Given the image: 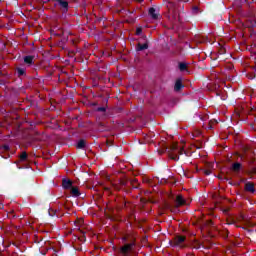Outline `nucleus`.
Instances as JSON below:
<instances>
[{
    "label": "nucleus",
    "mask_w": 256,
    "mask_h": 256,
    "mask_svg": "<svg viewBox=\"0 0 256 256\" xmlns=\"http://www.w3.org/2000/svg\"><path fill=\"white\" fill-rule=\"evenodd\" d=\"M164 151H167L170 159H173V161H179V155L184 153L183 146H179L177 143H172L170 147L165 145Z\"/></svg>",
    "instance_id": "f257e3e1"
},
{
    "label": "nucleus",
    "mask_w": 256,
    "mask_h": 256,
    "mask_svg": "<svg viewBox=\"0 0 256 256\" xmlns=\"http://www.w3.org/2000/svg\"><path fill=\"white\" fill-rule=\"evenodd\" d=\"M133 245L134 244L131 243V244H125L124 246H122L120 248L122 255L129 256V253H131V251H133Z\"/></svg>",
    "instance_id": "f03ea898"
},
{
    "label": "nucleus",
    "mask_w": 256,
    "mask_h": 256,
    "mask_svg": "<svg viewBox=\"0 0 256 256\" xmlns=\"http://www.w3.org/2000/svg\"><path fill=\"white\" fill-rule=\"evenodd\" d=\"M62 187L64 189H71V187H73V182L71 180H69V179H64L62 181Z\"/></svg>",
    "instance_id": "7ed1b4c3"
},
{
    "label": "nucleus",
    "mask_w": 256,
    "mask_h": 256,
    "mask_svg": "<svg viewBox=\"0 0 256 256\" xmlns=\"http://www.w3.org/2000/svg\"><path fill=\"white\" fill-rule=\"evenodd\" d=\"M149 15L152 19H159V12L155 8L149 9Z\"/></svg>",
    "instance_id": "20e7f679"
},
{
    "label": "nucleus",
    "mask_w": 256,
    "mask_h": 256,
    "mask_svg": "<svg viewBox=\"0 0 256 256\" xmlns=\"http://www.w3.org/2000/svg\"><path fill=\"white\" fill-rule=\"evenodd\" d=\"M70 193H71L72 197H79V195H81V193L79 192V188L74 187V186H72L70 188Z\"/></svg>",
    "instance_id": "39448f33"
},
{
    "label": "nucleus",
    "mask_w": 256,
    "mask_h": 256,
    "mask_svg": "<svg viewBox=\"0 0 256 256\" xmlns=\"http://www.w3.org/2000/svg\"><path fill=\"white\" fill-rule=\"evenodd\" d=\"M185 242V236H177L175 238V244L178 246V247H183L181 244Z\"/></svg>",
    "instance_id": "423d86ee"
},
{
    "label": "nucleus",
    "mask_w": 256,
    "mask_h": 256,
    "mask_svg": "<svg viewBox=\"0 0 256 256\" xmlns=\"http://www.w3.org/2000/svg\"><path fill=\"white\" fill-rule=\"evenodd\" d=\"M181 89H183V82L181 81V79H178V80H176L174 90L181 91Z\"/></svg>",
    "instance_id": "0eeeda50"
},
{
    "label": "nucleus",
    "mask_w": 256,
    "mask_h": 256,
    "mask_svg": "<svg viewBox=\"0 0 256 256\" xmlns=\"http://www.w3.org/2000/svg\"><path fill=\"white\" fill-rule=\"evenodd\" d=\"M246 191H249L250 193H253L255 191V186L251 182H247L245 184Z\"/></svg>",
    "instance_id": "6e6552de"
},
{
    "label": "nucleus",
    "mask_w": 256,
    "mask_h": 256,
    "mask_svg": "<svg viewBox=\"0 0 256 256\" xmlns=\"http://www.w3.org/2000/svg\"><path fill=\"white\" fill-rule=\"evenodd\" d=\"M176 204H177L178 207L181 206V205H185V199H183V196L178 195L176 197Z\"/></svg>",
    "instance_id": "1a4fd4ad"
},
{
    "label": "nucleus",
    "mask_w": 256,
    "mask_h": 256,
    "mask_svg": "<svg viewBox=\"0 0 256 256\" xmlns=\"http://www.w3.org/2000/svg\"><path fill=\"white\" fill-rule=\"evenodd\" d=\"M59 5L60 7H62L64 12H67V9L69 7V4L63 0H59Z\"/></svg>",
    "instance_id": "9d476101"
},
{
    "label": "nucleus",
    "mask_w": 256,
    "mask_h": 256,
    "mask_svg": "<svg viewBox=\"0 0 256 256\" xmlns=\"http://www.w3.org/2000/svg\"><path fill=\"white\" fill-rule=\"evenodd\" d=\"M149 45L147 43L138 44L136 47V51H144V49H148Z\"/></svg>",
    "instance_id": "9b49d317"
},
{
    "label": "nucleus",
    "mask_w": 256,
    "mask_h": 256,
    "mask_svg": "<svg viewBox=\"0 0 256 256\" xmlns=\"http://www.w3.org/2000/svg\"><path fill=\"white\" fill-rule=\"evenodd\" d=\"M24 63H26V65H33V56L24 57Z\"/></svg>",
    "instance_id": "f8f14e48"
},
{
    "label": "nucleus",
    "mask_w": 256,
    "mask_h": 256,
    "mask_svg": "<svg viewBox=\"0 0 256 256\" xmlns=\"http://www.w3.org/2000/svg\"><path fill=\"white\" fill-rule=\"evenodd\" d=\"M179 69H180V71H187V64L181 62V63L179 64Z\"/></svg>",
    "instance_id": "ddd939ff"
},
{
    "label": "nucleus",
    "mask_w": 256,
    "mask_h": 256,
    "mask_svg": "<svg viewBox=\"0 0 256 256\" xmlns=\"http://www.w3.org/2000/svg\"><path fill=\"white\" fill-rule=\"evenodd\" d=\"M77 148L78 149H84L85 148V141L84 140H80L77 144Z\"/></svg>",
    "instance_id": "4468645a"
},
{
    "label": "nucleus",
    "mask_w": 256,
    "mask_h": 256,
    "mask_svg": "<svg viewBox=\"0 0 256 256\" xmlns=\"http://www.w3.org/2000/svg\"><path fill=\"white\" fill-rule=\"evenodd\" d=\"M232 169H233V171H239V169H241V164L240 163H234L232 165Z\"/></svg>",
    "instance_id": "2eb2a0df"
},
{
    "label": "nucleus",
    "mask_w": 256,
    "mask_h": 256,
    "mask_svg": "<svg viewBox=\"0 0 256 256\" xmlns=\"http://www.w3.org/2000/svg\"><path fill=\"white\" fill-rule=\"evenodd\" d=\"M18 76L21 77V75H25V68H17Z\"/></svg>",
    "instance_id": "dca6fc26"
},
{
    "label": "nucleus",
    "mask_w": 256,
    "mask_h": 256,
    "mask_svg": "<svg viewBox=\"0 0 256 256\" xmlns=\"http://www.w3.org/2000/svg\"><path fill=\"white\" fill-rule=\"evenodd\" d=\"M20 161H21V162L27 161V153H26V152H23V153L20 155Z\"/></svg>",
    "instance_id": "f3484780"
},
{
    "label": "nucleus",
    "mask_w": 256,
    "mask_h": 256,
    "mask_svg": "<svg viewBox=\"0 0 256 256\" xmlns=\"http://www.w3.org/2000/svg\"><path fill=\"white\" fill-rule=\"evenodd\" d=\"M213 123H217V121H210L208 129H213Z\"/></svg>",
    "instance_id": "a211bd4d"
},
{
    "label": "nucleus",
    "mask_w": 256,
    "mask_h": 256,
    "mask_svg": "<svg viewBox=\"0 0 256 256\" xmlns=\"http://www.w3.org/2000/svg\"><path fill=\"white\" fill-rule=\"evenodd\" d=\"M142 33V29L141 28H137L136 29V35H141Z\"/></svg>",
    "instance_id": "6ab92c4d"
},
{
    "label": "nucleus",
    "mask_w": 256,
    "mask_h": 256,
    "mask_svg": "<svg viewBox=\"0 0 256 256\" xmlns=\"http://www.w3.org/2000/svg\"><path fill=\"white\" fill-rule=\"evenodd\" d=\"M201 132H197L196 134H192V137H197V135H200Z\"/></svg>",
    "instance_id": "aec40b11"
},
{
    "label": "nucleus",
    "mask_w": 256,
    "mask_h": 256,
    "mask_svg": "<svg viewBox=\"0 0 256 256\" xmlns=\"http://www.w3.org/2000/svg\"><path fill=\"white\" fill-rule=\"evenodd\" d=\"M4 149H5L6 151H9V146L5 145V146H4Z\"/></svg>",
    "instance_id": "412c9836"
},
{
    "label": "nucleus",
    "mask_w": 256,
    "mask_h": 256,
    "mask_svg": "<svg viewBox=\"0 0 256 256\" xmlns=\"http://www.w3.org/2000/svg\"><path fill=\"white\" fill-rule=\"evenodd\" d=\"M98 111H105V108H99Z\"/></svg>",
    "instance_id": "4be33fe9"
},
{
    "label": "nucleus",
    "mask_w": 256,
    "mask_h": 256,
    "mask_svg": "<svg viewBox=\"0 0 256 256\" xmlns=\"http://www.w3.org/2000/svg\"><path fill=\"white\" fill-rule=\"evenodd\" d=\"M206 175H211V171H206Z\"/></svg>",
    "instance_id": "5701e85b"
},
{
    "label": "nucleus",
    "mask_w": 256,
    "mask_h": 256,
    "mask_svg": "<svg viewBox=\"0 0 256 256\" xmlns=\"http://www.w3.org/2000/svg\"><path fill=\"white\" fill-rule=\"evenodd\" d=\"M49 215L53 216V214L51 213V211H49Z\"/></svg>",
    "instance_id": "b1692460"
}]
</instances>
